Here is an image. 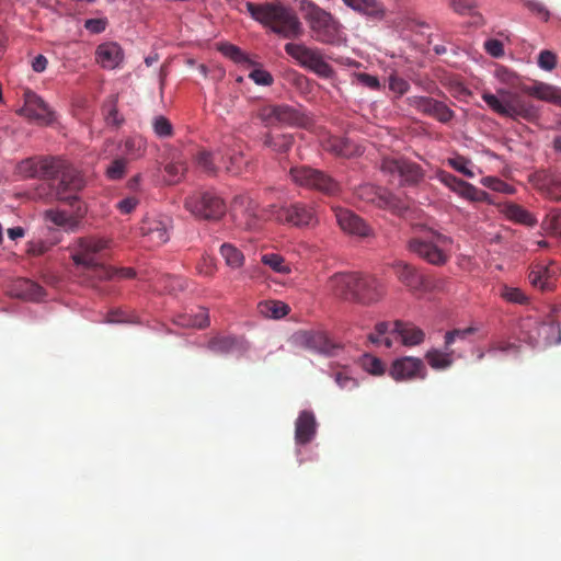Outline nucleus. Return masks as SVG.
Here are the masks:
<instances>
[{
	"mask_svg": "<svg viewBox=\"0 0 561 561\" xmlns=\"http://www.w3.org/2000/svg\"><path fill=\"white\" fill-rule=\"evenodd\" d=\"M54 167L56 168L49 171L51 174L36 187L35 197L46 202L58 201L70 207L82 203L78 196L84 186L80 172L66 160L57 157Z\"/></svg>",
	"mask_w": 561,
	"mask_h": 561,
	"instance_id": "obj_1",
	"label": "nucleus"
},
{
	"mask_svg": "<svg viewBox=\"0 0 561 561\" xmlns=\"http://www.w3.org/2000/svg\"><path fill=\"white\" fill-rule=\"evenodd\" d=\"M244 7L254 21L270 27L272 32L284 38L295 39L304 34L297 13L279 1L263 3L245 1Z\"/></svg>",
	"mask_w": 561,
	"mask_h": 561,
	"instance_id": "obj_2",
	"label": "nucleus"
},
{
	"mask_svg": "<svg viewBox=\"0 0 561 561\" xmlns=\"http://www.w3.org/2000/svg\"><path fill=\"white\" fill-rule=\"evenodd\" d=\"M453 239L434 229H426L422 234L408 241V250L434 266L445 265L451 256Z\"/></svg>",
	"mask_w": 561,
	"mask_h": 561,
	"instance_id": "obj_3",
	"label": "nucleus"
},
{
	"mask_svg": "<svg viewBox=\"0 0 561 561\" xmlns=\"http://www.w3.org/2000/svg\"><path fill=\"white\" fill-rule=\"evenodd\" d=\"M306 20L312 37L325 45L340 46L345 42L341 23L322 8L310 4L307 9Z\"/></svg>",
	"mask_w": 561,
	"mask_h": 561,
	"instance_id": "obj_4",
	"label": "nucleus"
},
{
	"mask_svg": "<svg viewBox=\"0 0 561 561\" xmlns=\"http://www.w3.org/2000/svg\"><path fill=\"white\" fill-rule=\"evenodd\" d=\"M284 49L300 67L317 76L324 79L334 76V69L324 60L321 49L309 47L302 43H287Z\"/></svg>",
	"mask_w": 561,
	"mask_h": 561,
	"instance_id": "obj_5",
	"label": "nucleus"
},
{
	"mask_svg": "<svg viewBox=\"0 0 561 561\" xmlns=\"http://www.w3.org/2000/svg\"><path fill=\"white\" fill-rule=\"evenodd\" d=\"M184 207L196 218L206 220H218L226 214L224 199L210 191L193 192L185 198Z\"/></svg>",
	"mask_w": 561,
	"mask_h": 561,
	"instance_id": "obj_6",
	"label": "nucleus"
},
{
	"mask_svg": "<svg viewBox=\"0 0 561 561\" xmlns=\"http://www.w3.org/2000/svg\"><path fill=\"white\" fill-rule=\"evenodd\" d=\"M112 241L99 237L78 238L70 247L71 259L77 266L93 268L99 266V259L110 249Z\"/></svg>",
	"mask_w": 561,
	"mask_h": 561,
	"instance_id": "obj_7",
	"label": "nucleus"
},
{
	"mask_svg": "<svg viewBox=\"0 0 561 561\" xmlns=\"http://www.w3.org/2000/svg\"><path fill=\"white\" fill-rule=\"evenodd\" d=\"M520 339L530 345L538 344L541 340L546 344L561 341V331L553 321L540 322L533 317L524 318L518 324Z\"/></svg>",
	"mask_w": 561,
	"mask_h": 561,
	"instance_id": "obj_8",
	"label": "nucleus"
},
{
	"mask_svg": "<svg viewBox=\"0 0 561 561\" xmlns=\"http://www.w3.org/2000/svg\"><path fill=\"white\" fill-rule=\"evenodd\" d=\"M290 176L296 184L328 195H333L340 190L337 182L330 175L307 165L291 168Z\"/></svg>",
	"mask_w": 561,
	"mask_h": 561,
	"instance_id": "obj_9",
	"label": "nucleus"
},
{
	"mask_svg": "<svg viewBox=\"0 0 561 561\" xmlns=\"http://www.w3.org/2000/svg\"><path fill=\"white\" fill-rule=\"evenodd\" d=\"M380 169L393 180L397 179L400 185H416L424 178L417 163L403 158H383Z\"/></svg>",
	"mask_w": 561,
	"mask_h": 561,
	"instance_id": "obj_10",
	"label": "nucleus"
},
{
	"mask_svg": "<svg viewBox=\"0 0 561 561\" xmlns=\"http://www.w3.org/2000/svg\"><path fill=\"white\" fill-rule=\"evenodd\" d=\"M172 219L167 215H147L139 225L144 242L150 247H159L170 239Z\"/></svg>",
	"mask_w": 561,
	"mask_h": 561,
	"instance_id": "obj_11",
	"label": "nucleus"
},
{
	"mask_svg": "<svg viewBox=\"0 0 561 561\" xmlns=\"http://www.w3.org/2000/svg\"><path fill=\"white\" fill-rule=\"evenodd\" d=\"M260 117L266 125L306 127L309 122L300 111L286 104L264 106L260 112Z\"/></svg>",
	"mask_w": 561,
	"mask_h": 561,
	"instance_id": "obj_12",
	"label": "nucleus"
},
{
	"mask_svg": "<svg viewBox=\"0 0 561 561\" xmlns=\"http://www.w3.org/2000/svg\"><path fill=\"white\" fill-rule=\"evenodd\" d=\"M274 216L279 222L289 224L299 228L311 227L318 222L313 206L300 202L278 208L275 210Z\"/></svg>",
	"mask_w": 561,
	"mask_h": 561,
	"instance_id": "obj_13",
	"label": "nucleus"
},
{
	"mask_svg": "<svg viewBox=\"0 0 561 561\" xmlns=\"http://www.w3.org/2000/svg\"><path fill=\"white\" fill-rule=\"evenodd\" d=\"M221 168L232 175H240L250 168L251 160L245 156L241 145L231 146L227 141L217 150Z\"/></svg>",
	"mask_w": 561,
	"mask_h": 561,
	"instance_id": "obj_14",
	"label": "nucleus"
},
{
	"mask_svg": "<svg viewBox=\"0 0 561 561\" xmlns=\"http://www.w3.org/2000/svg\"><path fill=\"white\" fill-rule=\"evenodd\" d=\"M232 216L239 225L247 229H255L262 215L259 214V204L249 194L238 195L232 202Z\"/></svg>",
	"mask_w": 561,
	"mask_h": 561,
	"instance_id": "obj_15",
	"label": "nucleus"
},
{
	"mask_svg": "<svg viewBox=\"0 0 561 561\" xmlns=\"http://www.w3.org/2000/svg\"><path fill=\"white\" fill-rule=\"evenodd\" d=\"M389 375L397 381H409L417 378L425 379L427 370L421 358L405 356L393 360Z\"/></svg>",
	"mask_w": 561,
	"mask_h": 561,
	"instance_id": "obj_16",
	"label": "nucleus"
},
{
	"mask_svg": "<svg viewBox=\"0 0 561 561\" xmlns=\"http://www.w3.org/2000/svg\"><path fill=\"white\" fill-rule=\"evenodd\" d=\"M408 103L420 113L434 117L444 124L450 122L455 116V112L445 103L430 96H410Z\"/></svg>",
	"mask_w": 561,
	"mask_h": 561,
	"instance_id": "obj_17",
	"label": "nucleus"
},
{
	"mask_svg": "<svg viewBox=\"0 0 561 561\" xmlns=\"http://www.w3.org/2000/svg\"><path fill=\"white\" fill-rule=\"evenodd\" d=\"M383 282L371 275L358 273L355 300L363 305H371L380 301L386 295Z\"/></svg>",
	"mask_w": 561,
	"mask_h": 561,
	"instance_id": "obj_18",
	"label": "nucleus"
},
{
	"mask_svg": "<svg viewBox=\"0 0 561 561\" xmlns=\"http://www.w3.org/2000/svg\"><path fill=\"white\" fill-rule=\"evenodd\" d=\"M339 227L347 234L359 238L374 236L373 228L358 215L350 209L336 207L333 209Z\"/></svg>",
	"mask_w": 561,
	"mask_h": 561,
	"instance_id": "obj_19",
	"label": "nucleus"
},
{
	"mask_svg": "<svg viewBox=\"0 0 561 561\" xmlns=\"http://www.w3.org/2000/svg\"><path fill=\"white\" fill-rule=\"evenodd\" d=\"M70 208V213L59 208H50L44 213V217L47 221L64 228L66 231L75 232L79 228L87 209L83 203H78L75 207Z\"/></svg>",
	"mask_w": 561,
	"mask_h": 561,
	"instance_id": "obj_20",
	"label": "nucleus"
},
{
	"mask_svg": "<svg viewBox=\"0 0 561 561\" xmlns=\"http://www.w3.org/2000/svg\"><path fill=\"white\" fill-rule=\"evenodd\" d=\"M437 179L459 196L472 202H490L489 194L482 190L477 188L472 184L455 176L446 171H440Z\"/></svg>",
	"mask_w": 561,
	"mask_h": 561,
	"instance_id": "obj_21",
	"label": "nucleus"
},
{
	"mask_svg": "<svg viewBox=\"0 0 561 561\" xmlns=\"http://www.w3.org/2000/svg\"><path fill=\"white\" fill-rule=\"evenodd\" d=\"M56 157H31L20 161L16 165L15 172L23 179H42L46 180L55 167Z\"/></svg>",
	"mask_w": 561,
	"mask_h": 561,
	"instance_id": "obj_22",
	"label": "nucleus"
},
{
	"mask_svg": "<svg viewBox=\"0 0 561 561\" xmlns=\"http://www.w3.org/2000/svg\"><path fill=\"white\" fill-rule=\"evenodd\" d=\"M24 114L36 121L41 125H50L55 119V112L49 105L35 92L26 91L24 93Z\"/></svg>",
	"mask_w": 561,
	"mask_h": 561,
	"instance_id": "obj_23",
	"label": "nucleus"
},
{
	"mask_svg": "<svg viewBox=\"0 0 561 561\" xmlns=\"http://www.w3.org/2000/svg\"><path fill=\"white\" fill-rule=\"evenodd\" d=\"M393 271L399 282L411 293H422L426 289V278L414 265L398 261L393 264Z\"/></svg>",
	"mask_w": 561,
	"mask_h": 561,
	"instance_id": "obj_24",
	"label": "nucleus"
},
{
	"mask_svg": "<svg viewBox=\"0 0 561 561\" xmlns=\"http://www.w3.org/2000/svg\"><path fill=\"white\" fill-rule=\"evenodd\" d=\"M500 93L508 96L506 117L526 121H534L538 117V108L530 101L507 91L501 90Z\"/></svg>",
	"mask_w": 561,
	"mask_h": 561,
	"instance_id": "obj_25",
	"label": "nucleus"
},
{
	"mask_svg": "<svg viewBox=\"0 0 561 561\" xmlns=\"http://www.w3.org/2000/svg\"><path fill=\"white\" fill-rule=\"evenodd\" d=\"M317 433V421L312 411L304 410L295 422V440L298 445L310 443Z\"/></svg>",
	"mask_w": 561,
	"mask_h": 561,
	"instance_id": "obj_26",
	"label": "nucleus"
},
{
	"mask_svg": "<svg viewBox=\"0 0 561 561\" xmlns=\"http://www.w3.org/2000/svg\"><path fill=\"white\" fill-rule=\"evenodd\" d=\"M119 156L128 162L141 159L147 151V141L140 135H129L117 144Z\"/></svg>",
	"mask_w": 561,
	"mask_h": 561,
	"instance_id": "obj_27",
	"label": "nucleus"
},
{
	"mask_svg": "<svg viewBox=\"0 0 561 561\" xmlns=\"http://www.w3.org/2000/svg\"><path fill=\"white\" fill-rule=\"evenodd\" d=\"M95 59L101 67L114 69L122 64L124 53L117 43L107 42L98 46L95 50Z\"/></svg>",
	"mask_w": 561,
	"mask_h": 561,
	"instance_id": "obj_28",
	"label": "nucleus"
},
{
	"mask_svg": "<svg viewBox=\"0 0 561 561\" xmlns=\"http://www.w3.org/2000/svg\"><path fill=\"white\" fill-rule=\"evenodd\" d=\"M296 340L308 350L329 354L334 348V344L329 340L324 332L304 331L296 334Z\"/></svg>",
	"mask_w": 561,
	"mask_h": 561,
	"instance_id": "obj_29",
	"label": "nucleus"
},
{
	"mask_svg": "<svg viewBox=\"0 0 561 561\" xmlns=\"http://www.w3.org/2000/svg\"><path fill=\"white\" fill-rule=\"evenodd\" d=\"M358 273H336L329 279L335 295L355 300Z\"/></svg>",
	"mask_w": 561,
	"mask_h": 561,
	"instance_id": "obj_30",
	"label": "nucleus"
},
{
	"mask_svg": "<svg viewBox=\"0 0 561 561\" xmlns=\"http://www.w3.org/2000/svg\"><path fill=\"white\" fill-rule=\"evenodd\" d=\"M392 333L401 337V342L405 346H416L423 343L425 333L422 329L410 322L397 320L393 323Z\"/></svg>",
	"mask_w": 561,
	"mask_h": 561,
	"instance_id": "obj_31",
	"label": "nucleus"
},
{
	"mask_svg": "<svg viewBox=\"0 0 561 561\" xmlns=\"http://www.w3.org/2000/svg\"><path fill=\"white\" fill-rule=\"evenodd\" d=\"M524 92L538 100L561 106V89L545 82H536L534 85L525 87Z\"/></svg>",
	"mask_w": 561,
	"mask_h": 561,
	"instance_id": "obj_32",
	"label": "nucleus"
},
{
	"mask_svg": "<svg viewBox=\"0 0 561 561\" xmlns=\"http://www.w3.org/2000/svg\"><path fill=\"white\" fill-rule=\"evenodd\" d=\"M13 290L15 296L31 301H37L44 296L43 287L26 278L18 279L14 284Z\"/></svg>",
	"mask_w": 561,
	"mask_h": 561,
	"instance_id": "obj_33",
	"label": "nucleus"
},
{
	"mask_svg": "<svg viewBox=\"0 0 561 561\" xmlns=\"http://www.w3.org/2000/svg\"><path fill=\"white\" fill-rule=\"evenodd\" d=\"M343 2L355 11L377 19H382L386 13L383 4L379 0H343Z\"/></svg>",
	"mask_w": 561,
	"mask_h": 561,
	"instance_id": "obj_34",
	"label": "nucleus"
},
{
	"mask_svg": "<svg viewBox=\"0 0 561 561\" xmlns=\"http://www.w3.org/2000/svg\"><path fill=\"white\" fill-rule=\"evenodd\" d=\"M173 322L182 328H196L204 329L209 324V317L204 308H199L198 311L194 314L191 313H181L178 314Z\"/></svg>",
	"mask_w": 561,
	"mask_h": 561,
	"instance_id": "obj_35",
	"label": "nucleus"
},
{
	"mask_svg": "<svg viewBox=\"0 0 561 561\" xmlns=\"http://www.w3.org/2000/svg\"><path fill=\"white\" fill-rule=\"evenodd\" d=\"M376 199L377 207L381 209H387L398 216H402L404 211L409 208V205L404 199L393 195L392 193L386 190H383L381 192V195Z\"/></svg>",
	"mask_w": 561,
	"mask_h": 561,
	"instance_id": "obj_36",
	"label": "nucleus"
},
{
	"mask_svg": "<svg viewBox=\"0 0 561 561\" xmlns=\"http://www.w3.org/2000/svg\"><path fill=\"white\" fill-rule=\"evenodd\" d=\"M294 144V137L290 134H271L267 133L263 137V146L272 149L277 153L288 152Z\"/></svg>",
	"mask_w": 561,
	"mask_h": 561,
	"instance_id": "obj_37",
	"label": "nucleus"
},
{
	"mask_svg": "<svg viewBox=\"0 0 561 561\" xmlns=\"http://www.w3.org/2000/svg\"><path fill=\"white\" fill-rule=\"evenodd\" d=\"M554 272L543 265H536L529 273V282L541 290H550L553 287Z\"/></svg>",
	"mask_w": 561,
	"mask_h": 561,
	"instance_id": "obj_38",
	"label": "nucleus"
},
{
	"mask_svg": "<svg viewBox=\"0 0 561 561\" xmlns=\"http://www.w3.org/2000/svg\"><path fill=\"white\" fill-rule=\"evenodd\" d=\"M324 149L340 157L348 158L357 152L356 146L346 138L330 137L324 142Z\"/></svg>",
	"mask_w": 561,
	"mask_h": 561,
	"instance_id": "obj_39",
	"label": "nucleus"
},
{
	"mask_svg": "<svg viewBox=\"0 0 561 561\" xmlns=\"http://www.w3.org/2000/svg\"><path fill=\"white\" fill-rule=\"evenodd\" d=\"M289 310V306L279 300H265L257 305L259 313L271 319H280L287 316Z\"/></svg>",
	"mask_w": 561,
	"mask_h": 561,
	"instance_id": "obj_40",
	"label": "nucleus"
},
{
	"mask_svg": "<svg viewBox=\"0 0 561 561\" xmlns=\"http://www.w3.org/2000/svg\"><path fill=\"white\" fill-rule=\"evenodd\" d=\"M504 213L510 219L518 224H523L529 227H534L537 224V219L528 210L517 204H505Z\"/></svg>",
	"mask_w": 561,
	"mask_h": 561,
	"instance_id": "obj_41",
	"label": "nucleus"
},
{
	"mask_svg": "<svg viewBox=\"0 0 561 561\" xmlns=\"http://www.w3.org/2000/svg\"><path fill=\"white\" fill-rule=\"evenodd\" d=\"M541 190L554 201L561 199L560 194L561 191V174L558 172H548L541 179Z\"/></svg>",
	"mask_w": 561,
	"mask_h": 561,
	"instance_id": "obj_42",
	"label": "nucleus"
},
{
	"mask_svg": "<svg viewBox=\"0 0 561 561\" xmlns=\"http://www.w3.org/2000/svg\"><path fill=\"white\" fill-rule=\"evenodd\" d=\"M446 351L447 352L444 353L438 350H431L426 353L425 357L431 367L435 369H445L453 364L451 355L454 351L450 347Z\"/></svg>",
	"mask_w": 561,
	"mask_h": 561,
	"instance_id": "obj_43",
	"label": "nucleus"
},
{
	"mask_svg": "<svg viewBox=\"0 0 561 561\" xmlns=\"http://www.w3.org/2000/svg\"><path fill=\"white\" fill-rule=\"evenodd\" d=\"M128 161L125 158L117 156L105 168L104 174L110 181L122 180L127 173Z\"/></svg>",
	"mask_w": 561,
	"mask_h": 561,
	"instance_id": "obj_44",
	"label": "nucleus"
},
{
	"mask_svg": "<svg viewBox=\"0 0 561 561\" xmlns=\"http://www.w3.org/2000/svg\"><path fill=\"white\" fill-rule=\"evenodd\" d=\"M220 253L226 261V264L232 268H239L244 263V255L242 252L230 243H224L220 247Z\"/></svg>",
	"mask_w": 561,
	"mask_h": 561,
	"instance_id": "obj_45",
	"label": "nucleus"
},
{
	"mask_svg": "<svg viewBox=\"0 0 561 561\" xmlns=\"http://www.w3.org/2000/svg\"><path fill=\"white\" fill-rule=\"evenodd\" d=\"M220 160V156L217 154V151L215 153L210 151H201L196 156V162L198 167L207 172L208 174H216L220 167L217 165L216 160Z\"/></svg>",
	"mask_w": 561,
	"mask_h": 561,
	"instance_id": "obj_46",
	"label": "nucleus"
},
{
	"mask_svg": "<svg viewBox=\"0 0 561 561\" xmlns=\"http://www.w3.org/2000/svg\"><path fill=\"white\" fill-rule=\"evenodd\" d=\"M500 296L511 304L526 305L528 302L526 294L517 287L503 285L501 287Z\"/></svg>",
	"mask_w": 561,
	"mask_h": 561,
	"instance_id": "obj_47",
	"label": "nucleus"
},
{
	"mask_svg": "<svg viewBox=\"0 0 561 561\" xmlns=\"http://www.w3.org/2000/svg\"><path fill=\"white\" fill-rule=\"evenodd\" d=\"M261 261L264 265L270 266L274 272L280 274H289L291 271L289 265L285 263L283 256L276 253L264 254L262 255Z\"/></svg>",
	"mask_w": 561,
	"mask_h": 561,
	"instance_id": "obj_48",
	"label": "nucleus"
},
{
	"mask_svg": "<svg viewBox=\"0 0 561 561\" xmlns=\"http://www.w3.org/2000/svg\"><path fill=\"white\" fill-rule=\"evenodd\" d=\"M104 118L107 125L113 127H119L123 122L124 117L118 113V110L116 107V100L111 99L108 102L105 103L103 107Z\"/></svg>",
	"mask_w": 561,
	"mask_h": 561,
	"instance_id": "obj_49",
	"label": "nucleus"
},
{
	"mask_svg": "<svg viewBox=\"0 0 561 561\" xmlns=\"http://www.w3.org/2000/svg\"><path fill=\"white\" fill-rule=\"evenodd\" d=\"M237 345V340L231 336L214 337L209 341L208 347L219 354H226L232 351Z\"/></svg>",
	"mask_w": 561,
	"mask_h": 561,
	"instance_id": "obj_50",
	"label": "nucleus"
},
{
	"mask_svg": "<svg viewBox=\"0 0 561 561\" xmlns=\"http://www.w3.org/2000/svg\"><path fill=\"white\" fill-rule=\"evenodd\" d=\"M478 331L476 327H468L465 329H455L446 332L445 334V350H449V347L455 343L456 340H466L468 336L474 334Z\"/></svg>",
	"mask_w": 561,
	"mask_h": 561,
	"instance_id": "obj_51",
	"label": "nucleus"
},
{
	"mask_svg": "<svg viewBox=\"0 0 561 561\" xmlns=\"http://www.w3.org/2000/svg\"><path fill=\"white\" fill-rule=\"evenodd\" d=\"M152 128L159 138H169L173 135V126L171 122L163 115L153 117Z\"/></svg>",
	"mask_w": 561,
	"mask_h": 561,
	"instance_id": "obj_52",
	"label": "nucleus"
},
{
	"mask_svg": "<svg viewBox=\"0 0 561 561\" xmlns=\"http://www.w3.org/2000/svg\"><path fill=\"white\" fill-rule=\"evenodd\" d=\"M542 228L551 233H561V210L552 209L542 220Z\"/></svg>",
	"mask_w": 561,
	"mask_h": 561,
	"instance_id": "obj_53",
	"label": "nucleus"
},
{
	"mask_svg": "<svg viewBox=\"0 0 561 561\" xmlns=\"http://www.w3.org/2000/svg\"><path fill=\"white\" fill-rule=\"evenodd\" d=\"M482 184L485 187L491 188L495 192L505 193V194L514 193V187L512 185H510L506 182H504L497 178H494V176H486V178L482 179Z\"/></svg>",
	"mask_w": 561,
	"mask_h": 561,
	"instance_id": "obj_54",
	"label": "nucleus"
},
{
	"mask_svg": "<svg viewBox=\"0 0 561 561\" xmlns=\"http://www.w3.org/2000/svg\"><path fill=\"white\" fill-rule=\"evenodd\" d=\"M482 99L492 111L506 117L507 100L505 102H501L494 94L490 92H484L482 94Z\"/></svg>",
	"mask_w": 561,
	"mask_h": 561,
	"instance_id": "obj_55",
	"label": "nucleus"
},
{
	"mask_svg": "<svg viewBox=\"0 0 561 561\" xmlns=\"http://www.w3.org/2000/svg\"><path fill=\"white\" fill-rule=\"evenodd\" d=\"M219 50L228 58L233 60L234 62L242 64L248 61L244 53L236 45L232 44H222L219 47Z\"/></svg>",
	"mask_w": 561,
	"mask_h": 561,
	"instance_id": "obj_56",
	"label": "nucleus"
},
{
	"mask_svg": "<svg viewBox=\"0 0 561 561\" xmlns=\"http://www.w3.org/2000/svg\"><path fill=\"white\" fill-rule=\"evenodd\" d=\"M382 188H377L374 185L366 184L358 188L357 195L363 201H366L367 203H371L377 206V197L381 195Z\"/></svg>",
	"mask_w": 561,
	"mask_h": 561,
	"instance_id": "obj_57",
	"label": "nucleus"
},
{
	"mask_svg": "<svg viewBox=\"0 0 561 561\" xmlns=\"http://www.w3.org/2000/svg\"><path fill=\"white\" fill-rule=\"evenodd\" d=\"M453 11L460 15L471 14L477 4L472 0H447Z\"/></svg>",
	"mask_w": 561,
	"mask_h": 561,
	"instance_id": "obj_58",
	"label": "nucleus"
},
{
	"mask_svg": "<svg viewBox=\"0 0 561 561\" xmlns=\"http://www.w3.org/2000/svg\"><path fill=\"white\" fill-rule=\"evenodd\" d=\"M363 367L367 373L376 376L382 375L385 371L382 362L374 356H365L363 358Z\"/></svg>",
	"mask_w": 561,
	"mask_h": 561,
	"instance_id": "obj_59",
	"label": "nucleus"
},
{
	"mask_svg": "<svg viewBox=\"0 0 561 561\" xmlns=\"http://www.w3.org/2000/svg\"><path fill=\"white\" fill-rule=\"evenodd\" d=\"M538 66L546 70L551 71L557 66V55L551 50H542L538 56Z\"/></svg>",
	"mask_w": 561,
	"mask_h": 561,
	"instance_id": "obj_60",
	"label": "nucleus"
},
{
	"mask_svg": "<svg viewBox=\"0 0 561 561\" xmlns=\"http://www.w3.org/2000/svg\"><path fill=\"white\" fill-rule=\"evenodd\" d=\"M448 164L456 171L462 173L468 178H473L474 173L468 168L469 160L465 157L458 156L456 158L449 159Z\"/></svg>",
	"mask_w": 561,
	"mask_h": 561,
	"instance_id": "obj_61",
	"label": "nucleus"
},
{
	"mask_svg": "<svg viewBox=\"0 0 561 561\" xmlns=\"http://www.w3.org/2000/svg\"><path fill=\"white\" fill-rule=\"evenodd\" d=\"M167 174L171 178L170 182L176 183L180 178L185 173L186 165L182 162L169 163L164 168Z\"/></svg>",
	"mask_w": 561,
	"mask_h": 561,
	"instance_id": "obj_62",
	"label": "nucleus"
},
{
	"mask_svg": "<svg viewBox=\"0 0 561 561\" xmlns=\"http://www.w3.org/2000/svg\"><path fill=\"white\" fill-rule=\"evenodd\" d=\"M410 88V84L403 78L398 77L397 75H391L389 77V89L399 95L404 94Z\"/></svg>",
	"mask_w": 561,
	"mask_h": 561,
	"instance_id": "obj_63",
	"label": "nucleus"
},
{
	"mask_svg": "<svg viewBox=\"0 0 561 561\" xmlns=\"http://www.w3.org/2000/svg\"><path fill=\"white\" fill-rule=\"evenodd\" d=\"M249 77L260 85H271L273 83L272 75L263 69H253Z\"/></svg>",
	"mask_w": 561,
	"mask_h": 561,
	"instance_id": "obj_64",
	"label": "nucleus"
}]
</instances>
